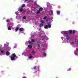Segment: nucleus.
<instances>
[{
  "label": "nucleus",
  "instance_id": "obj_1",
  "mask_svg": "<svg viewBox=\"0 0 78 78\" xmlns=\"http://www.w3.org/2000/svg\"><path fill=\"white\" fill-rule=\"evenodd\" d=\"M15 57H16V55L15 54H13L11 56V59L12 60H16Z\"/></svg>",
  "mask_w": 78,
  "mask_h": 78
},
{
  "label": "nucleus",
  "instance_id": "obj_2",
  "mask_svg": "<svg viewBox=\"0 0 78 78\" xmlns=\"http://www.w3.org/2000/svg\"><path fill=\"white\" fill-rule=\"evenodd\" d=\"M48 26H47V25H45L44 26V28H45V29H48V28H51V25L50 24V23H48Z\"/></svg>",
  "mask_w": 78,
  "mask_h": 78
},
{
  "label": "nucleus",
  "instance_id": "obj_3",
  "mask_svg": "<svg viewBox=\"0 0 78 78\" xmlns=\"http://www.w3.org/2000/svg\"><path fill=\"white\" fill-rule=\"evenodd\" d=\"M34 42V40L33 39L31 40V41H28L26 43L27 44H32V42Z\"/></svg>",
  "mask_w": 78,
  "mask_h": 78
},
{
  "label": "nucleus",
  "instance_id": "obj_4",
  "mask_svg": "<svg viewBox=\"0 0 78 78\" xmlns=\"http://www.w3.org/2000/svg\"><path fill=\"white\" fill-rule=\"evenodd\" d=\"M42 10H43V8H40L39 10L37 11V14H39V13H40V12H41V11H42Z\"/></svg>",
  "mask_w": 78,
  "mask_h": 78
},
{
  "label": "nucleus",
  "instance_id": "obj_5",
  "mask_svg": "<svg viewBox=\"0 0 78 78\" xmlns=\"http://www.w3.org/2000/svg\"><path fill=\"white\" fill-rule=\"evenodd\" d=\"M67 32L66 31H63L61 32V33H62V34H67Z\"/></svg>",
  "mask_w": 78,
  "mask_h": 78
},
{
  "label": "nucleus",
  "instance_id": "obj_6",
  "mask_svg": "<svg viewBox=\"0 0 78 78\" xmlns=\"http://www.w3.org/2000/svg\"><path fill=\"white\" fill-rule=\"evenodd\" d=\"M4 51L3 50H2L1 51L0 49V55H1V54H2V53H3Z\"/></svg>",
  "mask_w": 78,
  "mask_h": 78
},
{
  "label": "nucleus",
  "instance_id": "obj_7",
  "mask_svg": "<svg viewBox=\"0 0 78 78\" xmlns=\"http://www.w3.org/2000/svg\"><path fill=\"white\" fill-rule=\"evenodd\" d=\"M19 30L20 31H23V28H21L19 29Z\"/></svg>",
  "mask_w": 78,
  "mask_h": 78
},
{
  "label": "nucleus",
  "instance_id": "obj_8",
  "mask_svg": "<svg viewBox=\"0 0 78 78\" xmlns=\"http://www.w3.org/2000/svg\"><path fill=\"white\" fill-rule=\"evenodd\" d=\"M28 47L29 48H32V46H31V45H29Z\"/></svg>",
  "mask_w": 78,
  "mask_h": 78
},
{
  "label": "nucleus",
  "instance_id": "obj_9",
  "mask_svg": "<svg viewBox=\"0 0 78 78\" xmlns=\"http://www.w3.org/2000/svg\"><path fill=\"white\" fill-rule=\"evenodd\" d=\"M6 55L7 56H8L9 55V52H7L6 53Z\"/></svg>",
  "mask_w": 78,
  "mask_h": 78
},
{
  "label": "nucleus",
  "instance_id": "obj_10",
  "mask_svg": "<svg viewBox=\"0 0 78 78\" xmlns=\"http://www.w3.org/2000/svg\"><path fill=\"white\" fill-rule=\"evenodd\" d=\"M43 25H44V24H43L42 23H41L40 24V27H43Z\"/></svg>",
  "mask_w": 78,
  "mask_h": 78
},
{
  "label": "nucleus",
  "instance_id": "obj_11",
  "mask_svg": "<svg viewBox=\"0 0 78 78\" xmlns=\"http://www.w3.org/2000/svg\"><path fill=\"white\" fill-rule=\"evenodd\" d=\"M57 14H60V12L59 11H57Z\"/></svg>",
  "mask_w": 78,
  "mask_h": 78
},
{
  "label": "nucleus",
  "instance_id": "obj_12",
  "mask_svg": "<svg viewBox=\"0 0 78 78\" xmlns=\"http://www.w3.org/2000/svg\"><path fill=\"white\" fill-rule=\"evenodd\" d=\"M18 29H19V27H17L16 28L15 30L16 31H17Z\"/></svg>",
  "mask_w": 78,
  "mask_h": 78
},
{
  "label": "nucleus",
  "instance_id": "obj_13",
  "mask_svg": "<svg viewBox=\"0 0 78 78\" xmlns=\"http://www.w3.org/2000/svg\"><path fill=\"white\" fill-rule=\"evenodd\" d=\"M32 54H34V53H35V51H32Z\"/></svg>",
  "mask_w": 78,
  "mask_h": 78
},
{
  "label": "nucleus",
  "instance_id": "obj_14",
  "mask_svg": "<svg viewBox=\"0 0 78 78\" xmlns=\"http://www.w3.org/2000/svg\"><path fill=\"white\" fill-rule=\"evenodd\" d=\"M19 10H20V12H22V11H23V9H22V8H21Z\"/></svg>",
  "mask_w": 78,
  "mask_h": 78
},
{
  "label": "nucleus",
  "instance_id": "obj_15",
  "mask_svg": "<svg viewBox=\"0 0 78 78\" xmlns=\"http://www.w3.org/2000/svg\"><path fill=\"white\" fill-rule=\"evenodd\" d=\"M40 22L41 23H44V21L43 20H40Z\"/></svg>",
  "mask_w": 78,
  "mask_h": 78
},
{
  "label": "nucleus",
  "instance_id": "obj_16",
  "mask_svg": "<svg viewBox=\"0 0 78 78\" xmlns=\"http://www.w3.org/2000/svg\"><path fill=\"white\" fill-rule=\"evenodd\" d=\"M8 30H11V27H9L8 28Z\"/></svg>",
  "mask_w": 78,
  "mask_h": 78
},
{
  "label": "nucleus",
  "instance_id": "obj_17",
  "mask_svg": "<svg viewBox=\"0 0 78 78\" xmlns=\"http://www.w3.org/2000/svg\"><path fill=\"white\" fill-rule=\"evenodd\" d=\"M43 55H44V56H46V53H43Z\"/></svg>",
  "mask_w": 78,
  "mask_h": 78
},
{
  "label": "nucleus",
  "instance_id": "obj_18",
  "mask_svg": "<svg viewBox=\"0 0 78 78\" xmlns=\"http://www.w3.org/2000/svg\"><path fill=\"white\" fill-rule=\"evenodd\" d=\"M15 13L16 14H19V12H15Z\"/></svg>",
  "mask_w": 78,
  "mask_h": 78
},
{
  "label": "nucleus",
  "instance_id": "obj_19",
  "mask_svg": "<svg viewBox=\"0 0 78 78\" xmlns=\"http://www.w3.org/2000/svg\"><path fill=\"white\" fill-rule=\"evenodd\" d=\"M47 19V17L46 16H45L43 18V19L44 20H45V19Z\"/></svg>",
  "mask_w": 78,
  "mask_h": 78
},
{
  "label": "nucleus",
  "instance_id": "obj_20",
  "mask_svg": "<svg viewBox=\"0 0 78 78\" xmlns=\"http://www.w3.org/2000/svg\"><path fill=\"white\" fill-rule=\"evenodd\" d=\"M25 6V5L23 4L22 5V8H23V7H24Z\"/></svg>",
  "mask_w": 78,
  "mask_h": 78
},
{
  "label": "nucleus",
  "instance_id": "obj_21",
  "mask_svg": "<svg viewBox=\"0 0 78 78\" xmlns=\"http://www.w3.org/2000/svg\"><path fill=\"white\" fill-rule=\"evenodd\" d=\"M7 22H9V19H7L6 20Z\"/></svg>",
  "mask_w": 78,
  "mask_h": 78
},
{
  "label": "nucleus",
  "instance_id": "obj_22",
  "mask_svg": "<svg viewBox=\"0 0 78 78\" xmlns=\"http://www.w3.org/2000/svg\"><path fill=\"white\" fill-rule=\"evenodd\" d=\"M69 32L70 33H72V30H69Z\"/></svg>",
  "mask_w": 78,
  "mask_h": 78
},
{
  "label": "nucleus",
  "instance_id": "obj_23",
  "mask_svg": "<svg viewBox=\"0 0 78 78\" xmlns=\"http://www.w3.org/2000/svg\"><path fill=\"white\" fill-rule=\"evenodd\" d=\"M32 58V56H30L29 57V58H30V59H31V58Z\"/></svg>",
  "mask_w": 78,
  "mask_h": 78
},
{
  "label": "nucleus",
  "instance_id": "obj_24",
  "mask_svg": "<svg viewBox=\"0 0 78 78\" xmlns=\"http://www.w3.org/2000/svg\"><path fill=\"white\" fill-rule=\"evenodd\" d=\"M23 19H26V17L24 16V17H23Z\"/></svg>",
  "mask_w": 78,
  "mask_h": 78
},
{
  "label": "nucleus",
  "instance_id": "obj_25",
  "mask_svg": "<svg viewBox=\"0 0 78 78\" xmlns=\"http://www.w3.org/2000/svg\"><path fill=\"white\" fill-rule=\"evenodd\" d=\"M73 34H74V33H75V30H73Z\"/></svg>",
  "mask_w": 78,
  "mask_h": 78
},
{
  "label": "nucleus",
  "instance_id": "obj_26",
  "mask_svg": "<svg viewBox=\"0 0 78 78\" xmlns=\"http://www.w3.org/2000/svg\"><path fill=\"white\" fill-rule=\"evenodd\" d=\"M51 13L52 15H53V11H51Z\"/></svg>",
  "mask_w": 78,
  "mask_h": 78
},
{
  "label": "nucleus",
  "instance_id": "obj_27",
  "mask_svg": "<svg viewBox=\"0 0 78 78\" xmlns=\"http://www.w3.org/2000/svg\"><path fill=\"white\" fill-rule=\"evenodd\" d=\"M34 4H35V5H36V2H34Z\"/></svg>",
  "mask_w": 78,
  "mask_h": 78
},
{
  "label": "nucleus",
  "instance_id": "obj_28",
  "mask_svg": "<svg viewBox=\"0 0 78 78\" xmlns=\"http://www.w3.org/2000/svg\"><path fill=\"white\" fill-rule=\"evenodd\" d=\"M12 25H10V27H12Z\"/></svg>",
  "mask_w": 78,
  "mask_h": 78
},
{
  "label": "nucleus",
  "instance_id": "obj_29",
  "mask_svg": "<svg viewBox=\"0 0 78 78\" xmlns=\"http://www.w3.org/2000/svg\"><path fill=\"white\" fill-rule=\"evenodd\" d=\"M71 69H69V70L68 69V71H69V70H70Z\"/></svg>",
  "mask_w": 78,
  "mask_h": 78
},
{
  "label": "nucleus",
  "instance_id": "obj_30",
  "mask_svg": "<svg viewBox=\"0 0 78 78\" xmlns=\"http://www.w3.org/2000/svg\"><path fill=\"white\" fill-rule=\"evenodd\" d=\"M36 69V67H35L34 68V69Z\"/></svg>",
  "mask_w": 78,
  "mask_h": 78
},
{
  "label": "nucleus",
  "instance_id": "obj_31",
  "mask_svg": "<svg viewBox=\"0 0 78 78\" xmlns=\"http://www.w3.org/2000/svg\"><path fill=\"white\" fill-rule=\"evenodd\" d=\"M27 77H23V78H26Z\"/></svg>",
  "mask_w": 78,
  "mask_h": 78
},
{
  "label": "nucleus",
  "instance_id": "obj_32",
  "mask_svg": "<svg viewBox=\"0 0 78 78\" xmlns=\"http://www.w3.org/2000/svg\"><path fill=\"white\" fill-rule=\"evenodd\" d=\"M27 0H25V1H26V2H27Z\"/></svg>",
  "mask_w": 78,
  "mask_h": 78
},
{
  "label": "nucleus",
  "instance_id": "obj_33",
  "mask_svg": "<svg viewBox=\"0 0 78 78\" xmlns=\"http://www.w3.org/2000/svg\"><path fill=\"white\" fill-rule=\"evenodd\" d=\"M6 43H7V44H8V42H6Z\"/></svg>",
  "mask_w": 78,
  "mask_h": 78
},
{
  "label": "nucleus",
  "instance_id": "obj_34",
  "mask_svg": "<svg viewBox=\"0 0 78 78\" xmlns=\"http://www.w3.org/2000/svg\"><path fill=\"white\" fill-rule=\"evenodd\" d=\"M17 58H18V57H17V56H16Z\"/></svg>",
  "mask_w": 78,
  "mask_h": 78
},
{
  "label": "nucleus",
  "instance_id": "obj_35",
  "mask_svg": "<svg viewBox=\"0 0 78 78\" xmlns=\"http://www.w3.org/2000/svg\"><path fill=\"white\" fill-rule=\"evenodd\" d=\"M6 45L5 44H4V45Z\"/></svg>",
  "mask_w": 78,
  "mask_h": 78
},
{
  "label": "nucleus",
  "instance_id": "obj_36",
  "mask_svg": "<svg viewBox=\"0 0 78 78\" xmlns=\"http://www.w3.org/2000/svg\"><path fill=\"white\" fill-rule=\"evenodd\" d=\"M23 54H22V55H23Z\"/></svg>",
  "mask_w": 78,
  "mask_h": 78
}]
</instances>
